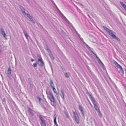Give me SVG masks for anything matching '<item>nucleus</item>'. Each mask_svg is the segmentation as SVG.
Here are the masks:
<instances>
[{
    "label": "nucleus",
    "instance_id": "obj_45",
    "mask_svg": "<svg viewBox=\"0 0 126 126\" xmlns=\"http://www.w3.org/2000/svg\"><path fill=\"white\" fill-rule=\"evenodd\" d=\"M34 60V59H32V60H31V61L32 62Z\"/></svg>",
    "mask_w": 126,
    "mask_h": 126
},
{
    "label": "nucleus",
    "instance_id": "obj_46",
    "mask_svg": "<svg viewBox=\"0 0 126 126\" xmlns=\"http://www.w3.org/2000/svg\"><path fill=\"white\" fill-rule=\"evenodd\" d=\"M47 50H48V52H49V51H48V50H49V49H48V48L47 47Z\"/></svg>",
    "mask_w": 126,
    "mask_h": 126
},
{
    "label": "nucleus",
    "instance_id": "obj_20",
    "mask_svg": "<svg viewBox=\"0 0 126 126\" xmlns=\"http://www.w3.org/2000/svg\"><path fill=\"white\" fill-rule=\"evenodd\" d=\"M54 124L57 126H58V125L57 124L56 121V117L55 116H54Z\"/></svg>",
    "mask_w": 126,
    "mask_h": 126
},
{
    "label": "nucleus",
    "instance_id": "obj_25",
    "mask_svg": "<svg viewBox=\"0 0 126 126\" xmlns=\"http://www.w3.org/2000/svg\"><path fill=\"white\" fill-rule=\"evenodd\" d=\"M85 43V45L88 48V49H89L90 50V51L91 52V51H92V50H91L90 47L89 46H88Z\"/></svg>",
    "mask_w": 126,
    "mask_h": 126
},
{
    "label": "nucleus",
    "instance_id": "obj_18",
    "mask_svg": "<svg viewBox=\"0 0 126 126\" xmlns=\"http://www.w3.org/2000/svg\"><path fill=\"white\" fill-rule=\"evenodd\" d=\"M50 86L52 88V87H54L55 86H54V84L52 80H50Z\"/></svg>",
    "mask_w": 126,
    "mask_h": 126
},
{
    "label": "nucleus",
    "instance_id": "obj_32",
    "mask_svg": "<svg viewBox=\"0 0 126 126\" xmlns=\"http://www.w3.org/2000/svg\"><path fill=\"white\" fill-rule=\"evenodd\" d=\"M120 3L122 6H123L125 4L123 2L121 1H120Z\"/></svg>",
    "mask_w": 126,
    "mask_h": 126
},
{
    "label": "nucleus",
    "instance_id": "obj_43",
    "mask_svg": "<svg viewBox=\"0 0 126 126\" xmlns=\"http://www.w3.org/2000/svg\"><path fill=\"white\" fill-rule=\"evenodd\" d=\"M75 6L76 7L77 9H78V8L75 5Z\"/></svg>",
    "mask_w": 126,
    "mask_h": 126
},
{
    "label": "nucleus",
    "instance_id": "obj_48",
    "mask_svg": "<svg viewBox=\"0 0 126 126\" xmlns=\"http://www.w3.org/2000/svg\"><path fill=\"white\" fill-rule=\"evenodd\" d=\"M88 100V101H89V100Z\"/></svg>",
    "mask_w": 126,
    "mask_h": 126
},
{
    "label": "nucleus",
    "instance_id": "obj_27",
    "mask_svg": "<svg viewBox=\"0 0 126 126\" xmlns=\"http://www.w3.org/2000/svg\"><path fill=\"white\" fill-rule=\"evenodd\" d=\"M69 73L66 72L65 74V76L66 78H68L69 77Z\"/></svg>",
    "mask_w": 126,
    "mask_h": 126
},
{
    "label": "nucleus",
    "instance_id": "obj_10",
    "mask_svg": "<svg viewBox=\"0 0 126 126\" xmlns=\"http://www.w3.org/2000/svg\"><path fill=\"white\" fill-rule=\"evenodd\" d=\"M79 110H80L81 113L82 114L83 116H84V111L83 110V108L82 106L79 105Z\"/></svg>",
    "mask_w": 126,
    "mask_h": 126
},
{
    "label": "nucleus",
    "instance_id": "obj_29",
    "mask_svg": "<svg viewBox=\"0 0 126 126\" xmlns=\"http://www.w3.org/2000/svg\"><path fill=\"white\" fill-rule=\"evenodd\" d=\"M25 14L27 15V16L29 18H30V17L31 18V16L29 14L26 13Z\"/></svg>",
    "mask_w": 126,
    "mask_h": 126
},
{
    "label": "nucleus",
    "instance_id": "obj_19",
    "mask_svg": "<svg viewBox=\"0 0 126 126\" xmlns=\"http://www.w3.org/2000/svg\"><path fill=\"white\" fill-rule=\"evenodd\" d=\"M97 112L99 116L101 118L102 117V115L100 110L97 111Z\"/></svg>",
    "mask_w": 126,
    "mask_h": 126
},
{
    "label": "nucleus",
    "instance_id": "obj_31",
    "mask_svg": "<svg viewBox=\"0 0 126 126\" xmlns=\"http://www.w3.org/2000/svg\"><path fill=\"white\" fill-rule=\"evenodd\" d=\"M124 9L126 11V5L125 4L122 6Z\"/></svg>",
    "mask_w": 126,
    "mask_h": 126
},
{
    "label": "nucleus",
    "instance_id": "obj_33",
    "mask_svg": "<svg viewBox=\"0 0 126 126\" xmlns=\"http://www.w3.org/2000/svg\"><path fill=\"white\" fill-rule=\"evenodd\" d=\"M57 98L58 100L59 101V102H60V97L59 95L58 96H57Z\"/></svg>",
    "mask_w": 126,
    "mask_h": 126
},
{
    "label": "nucleus",
    "instance_id": "obj_49",
    "mask_svg": "<svg viewBox=\"0 0 126 126\" xmlns=\"http://www.w3.org/2000/svg\"><path fill=\"white\" fill-rule=\"evenodd\" d=\"M125 15L126 16V14H125Z\"/></svg>",
    "mask_w": 126,
    "mask_h": 126
},
{
    "label": "nucleus",
    "instance_id": "obj_2",
    "mask_svg": "<svg viewBox=\"0 0 126 126\" xmlns=\"http://www.w3.org/2000/svg\"><path fill=\"white\" fill-rule=\"evenodd\" d=\"M114 64L116 66V68H119L120 69L121 71H119V72L120 73H121V74L122 75L124 74V71L122 67L116 61H114Z\"/></svg>",
    "mask_w": 126,
    "mask_h": 126
},
{
    "label": "nucleus",
    "instance_id": "obj_8",
    "mask_svg": "<svg viewBox=\"0 0 126 126\" xmlns=\"http://www.w3.org/2000/svg\"><path fill=\"white\" fill-rule=\"evenodd\" d=\"M11 70L10 67H9L8 69L7 73V76L9 78L12 76Z\"/></svg>",
    "mask_w": 126,
    "mask_h": 126
},
{
    "label": "nucleus",
    "instance_id": "obj_47",
    "mask_svg": "<svg viewBox=\"0 0 126 126\" xmlns=\"http://www.w3.org/2000/svg\"><path fill=\"white\" fill-rule=\"evenodd\" d=\"M1 76L2 77V75H1Z\"/></svg>",
    "mask_w": 126,
    "mask_h": 126
},
{
    "label": "nucleus",
    "instance_id": "obj_22",
    "mask_svg": "<svg viewBox=\"0 0 126 126\" xmlns=\"http://www.w3.org/2000/svg\"><path fill=\"white\" fill-rule=\"evenodd\" d=\"M53 89V91L54 93L56 94H58V93L56 91V90L55 89V87H52V88Z\"/></svg>",
    "mask_w": 126,
    "mask_h": 126
},
{
    "label": "nucleus",
    "instance_id": "obj_26",
    "mask_svg": "<svg viewBox=\"0 0 126 126\" xmlns=\"http://www.w3.org/2000/svg\"><path fill=\"white\" fill-rule=\"evenodd\" d=\"M49 56L50 57V58L53 60H54V58L53 57L52 54L51 53H49Z\"/></svg>",
    "mask_w": 126,
    "mask_h": 126
},
{
    "label": "nucleus",
    "instance_id": "obj_11",
    "mask_svg": "<svg viewBox=\"0 0 126 126\" xmlns=\"http://www.w3.org/2000/svg\"><path fill=\"white\" fill-rule=\"evenodd\" d=\"M86 93L88 95L91 101H92L95 99L92 96V94H90L87 90V92Z\"/></svg>",
    "mask_w": 126,
    "mask_h": 126
},
{
    "label": "nucleus",
    "instance_id": "obj_4",
    "mask_svg": "<svg viewBox=\"0 0 126 126\" xmlns=\"http://www.w3.org/2000/svg\"><path fill=\"white\" fill-rule=\"evenodd\" d=\"M92 101L94 105V107L95 109V110L97 111L100 110L99 108L98 107V106L97 104V102H96V101L95 100V99H94Z\"/></svg>",
    "mask_w": 126,
    "mask_h": 126
},
{
    "label": "nucleus",
    "instance_id": "obj_42",
    "mask_svg": "<svg viewBox=\"0 0 126 126\" xmlns=\"http://www.w3.org/2000/svg\"><path fill=\"white\" fill-rule=\"evenodd\" d=\"M56 97H57V96H59V94L58 93V94H56V95H55Z\"/></svg>",
    "mask_w": 126,
    "mask_h": 126
},
{
    "label": "nucleus",
    "instance_id": "obj_41",
    "mask_svg": "<svg viewBox=\"0 0 126 126\" xmlns=\"http://www.w3.org/2000/svg\"><path fill=\"white\" fill-rule=\"evenodd\" d=\"M32 22L33 23H35V21L33 20L32 21Z\"/></svg>",
    "mask_w": 126,
    "mask_h": 126
},
{
    "label": "nucleus",
    "instance_id": "obj_40",
    "mask_svg": "<svg viewBox=\"0 0 126 126\" xmlns=\"http://www.w3.org/2000/svg\"><path fill=\"white\" fill-rule=\"evenodd\" d=\"M32 22L33 23H35V21L33 20L32 21Z\"/></svg>",
    "mask_w": 126,
    "mask_h": 126
},
{
    "label": "nucleus",
    "instance_id": "obj_36",
    "mask_svg": "<svg viewBox=\"0 0 126 126\" xmlns=\"http://www.w3.org/2000/svg\"><path fill=\"white\" fill-rule=\"evenodd\" d=\"M22 12L23 13H24L25 14L26 13L25 10H21Z\"/></svg>",
    "mask_w": 126,
    "mask_h": 126
},
{
    "label": "nucleus",
    "instance_id": "obj_34",
    "mask_svg": "<svg viewBox=\"0 0 126 126\" xmlns=\"http://www.w3.org/2000/svg\"><path fill=\"white\" fill-rule=\"evenodd\" d=\"M91 52L93 54H94V55L95 56V57H96V56H97V55L95 54L92 51H91Z\"/></svg>",
    "mask_w": 126,
    "mask_h": 126
},
{
    "label": "nucleus",
    "instance_id": "obj_9",
    "mask_svg": "<svg viewBox=\"0 0 126 126\" xmlns=\"http://www.w3.org/2000/svg\"><path fill=\"white\" fill-rule=\"evenodd\" d=\"M28 110L30 114L32 116H33L35 113V112L30 108H28Z\"/></svg>",
    "mask_w": 126,
    "mask_h": 126
},
{
    "label": "nucleus",
    "instance_id": "obj_38",
    "mask_svg": "<svg viewBox=\"0 0 126 126\" xmlns=\"http://www.w3.org/2000/svg\"><path fill=\"white\" fill-rule=\"evenodd\" d=\"M30 20L32 21L33 20V18H32V16L31 17V18L30 17V18H29Z\"/></svg>",
    "mask_w": 126,
    "mask_h": 126
},
{
    "label": "nucleus",
    "instance_id": "obj_17",
    "mask_svg": "<svg viewBox=\"0 0 126 126\" xmlns=\"http://www.w3.org/2000/svg\"><path fill=\"white\" fill-rule=\"evenodd\" d=\"M72 111L74 114V118L79 116L77 112H75L74 111Z\"/></svg>",
    "mask_w": 126,
    "mask_h": 126
},
{
    "label": "nucleus",
    "instance_id": "obj_24",
    "mask_svg": "<svg viewBox=\"0 0 126 126\" xmlns=\"http://www.w3.org/2000/svg\"><path fill=\"white\" fill-rule=\"evenodd\" d=\"M103 28L104 29L108 32L110 30L109 28L103 26Z\"/></svg>",
    "mask_w": 126,
    "mask_h": 126
},
{
    "label": "nucleus",
    "instance_id": "obj_6",
    "mask_svg": "<svg viewBox=\"0 0 126 126\" xmlns=\"http://www.w3.org/2000/svg\"><path fill=\"white\" fill-rule=\"evenodd\" d=\"M37 115L41 121L45 120L44 119V118L45 117V116L41 115L40 113H38L37 114Z\"/></svg>",
    "mask_w": 126,
    "mask_h": 126
},
{
    "label": "nucleus",
    "instance_id": "obj_30",
    "mask_svg": "<svg viewBox=\"0 0 126 126\" xmlns=\"http://www.w3.org/2000/svg\"><path fill=\"white\" fill-rule=\"evenodd\" d=\"M33 66L35 67L37 66V64L36 63H34L33 64Z\"/></svg>",
    "mask_w": 126,
    "mask_h": 126
},
{
    "label": "nucleus",
    "instance_id": "obj_39",
    "mask_svg": "<svg viewBox=\"0 0 126 126\" xmlns=\"http://www.w3.org/2000/svg\"><path fill=\"white\" fill-rule=\"evenodd\" d=\"M95 57L96 58L97 60L99 59L97 56H96V57Z\"/></svg>",
    "mask_w": 126,
    "mask_h": 126
},
{
    "label": "nucleus",
    "instance_id": "obj_44",
    "mask_svg": "<svg viewBox=\"0 0 126 126\" xmlns=\"http://www.w3.org/2000/svg\"><path fill=\"white\" fill-rule=\"evenodd\" d=\"M51 1H52V2L53 3H54V2L53 0H51Z\"/></svg>",
    "mask_w": 126,
    "mask_h": 126
},
{
    "label": "nucleus",
    "instance_id": "obj_1",
    "mask_svg": "<svg viewBox=\"0 0 126 126\" xmlns=\"http://www.w3.org/2000/svg\"><path fill=\"white\" fill-rule=\"evenodd\" d=\"M47 94L48 95V98L51 101V105L54 106H55L56 104V102L52 93L49 91L48 92H47Z\"/></svg>",
    "mask_w": 126,
    "mask_h": 126
},
{
    "label": "nucleus",
    "instance_id": "obj_5",
    "mask_svg": "<svg viewBox=\"0 0 126 126\" xmlns=\"http://www.w3.org/2000/svg\"><path fill=\"white\" fill-rule=\"evenodd\" d=\"M37 63L41 66H42L44 65V63L43 62L41 57H40L38 59Z\"/></svg>",
    "mask_w": 126,
    "mask_h": 126
},
{
    "label": "nucleus",
    "instance_id": "obj_21",
    "mask_svg": "<svg viewBox=\"0 0 126 126\" xmlns=\"http://www.w3.org/2000/svg\"><path fill=\"white\" fill-rule=\"evenodd\" d=\"M23 32L24 34L26 36V37L27 38L28 37V35L27 32L24 30H23Z\"/></svg>",
    "mask_w": 126,
    "mask_h": 126
},
{
    "label": "nucleus",
    "instance_id": "obj_28",
    "mask_svg": "<svg viewBox=\"0 0 126 126\" xmlns=\"http://www.w3.org/2000/svg\"><path fill=\"white\" fill-rule=\"evenodd\" d=\"M3 104V105H5L6 104V102L5 101V98H4L2 100Z\"/></svg>",
    "mask_w": 126,
    "mask_h": 126
},
{
    "label": "nucleus",
    "instance_id": "obj_16",
    "mask_svg": "<svg viewBox=\"0 0 126 126\" xmlns=\"http://www.w3.org/2000/svg\"><path fill=\"white\" fill-rule=\"evenodd\" d=\"M74 118H75V120L77 122V124H79V117H76Z\"/></svg>",
    "mask_w": 126,
    "mask_h": 126
},
{
    "label": "nucleus",
    "instance_id": "obj_37",
    "mask_svg": "<svg viewBox=\"0 0 126 126\" xmlns=\"http://www.w3.org/2000/svg\"><path fill=\"white\" fill-rule=\"evenodd\" d=\"M65 18V20H66V21L67 22H68V23H70V22L69 21H68V20L66 18Z\"/></svg>",
    "mask_w": 126,
    "mask_h": 126
},
{
    "label": "nucleus",
    "instance_id": "obj_15",
    "mask_svg": "<svg viewBox=\"0 0 126 126\" xmlns=\"http://www.w3.org/2000/svg\"><path fill=\"white\" fill-rule=\"evenodd\" d=\"M61 92L62 94V95H61V96L62 98L63 99H64V93L63 90H61Z\"/></svg>",
    "mask_w": 126,
    "mask_h": 126
},
{
    "label": "nucleus",
    "instance_id": "obj_12",
    "mask_svg": "<svg viewBox=\"0 0 126 126\" xmlns=\"http://www.w3.org/2000/svg\"><path fill=\"white\" fill-rule=\"evenodd\" d=\"M98 62L99 63L100 66L103 67L104 69V68L105 66L102 62H101L100 59H99L97 60Z\"/></svg>",
    "mask_w": 126,
    "mask_h": 126
},
{
    "label": "nucleus",
    "instance_id": "obj_35",
    "mask_svg": "<svg viewBox=\"0 0 126 126\" xmlns=\"http://www.w3.org/2000/svg\"><path fill=\"white\" fill-rule=\"evenodd\" d=\"M30 82V84L31 86L32 85L33 86V84L32 82L31 81H29Z\"/></svg>",
    "mask_w": 126,
    "mask_h": 126
},
{
    "label": "nucleus",
    "instance_id": "obj_7",
    "mask_svg": "<svg viewBox=\"0 0 126 126\" xmlns=\"http://www.w3.org/2000/svg\"><path fill=\"white\" fill-rule=\"evenodd\" d=\"M0 32L1 34V35L3 36L4 38L7 39V38H6V35L5 32L3 29L2 28L0 29Z\"/></svg>",
    "mask_w": 126,
    "mask_h": 126
},
{
    "label": "nucleus",
    "instance_id": "obj_23",
    "mask_svg": "<svg viewBox=\"0 0 126 126\" xmlns=\"http://www.w3.org/2000/svg\"><path fill=\"white\" fill-rule=\"evenodd\" d=\"M64 113L65 114V115H66L67 117L68 118H69V116L68 112L66 111H65Z\"/></svg>",
    "mask_w": 126,
    "mask_h": 126
},
{
    "label": "nucleus",
    "instance_id": "obj_13",
    "mask_svg": "<svg viewBox=\"0 0 126 126\" xmlns=\"http://www.w3.org/2000/svg\"><path fill=\"white\" fill-rule=\"evenodd\" d=\"M40 123L41 126H46V123L45 122V121L44 120L43 121H40Z\"/></svg>",
    "mask_w": 126,
    "mask_h": 126
},
{
    "label": "nucleus",
    "instance_id": "obj_14",
    "mask_svg": "<svg viewBox=\"0 0 126 126\" xmlns=\"http://www.w3.org/2000/svg\"><path fill=\"white\" fill-rule=\"evenodd\" d=\"M37 99L39 100L40 104H42L43 101V100L38 96L37 97Z\"/></svg>",
    "mask_w": 126,
    "mask_h": 126
},
{
    "label": "nucleus",
    "instance_id": "obj_3",
    "mask_svg": "<svg viewBox=\"0 0 126 126\" xmlns=\"http://www.w3.org/2000/svg\"><path fill=\"white\" fill-rule=\"evenodd\" d=\"M108 33L113 38L116 39L118 41H120V39L118 38V37H116L115 36V35L114 34H115V33L113 31L111 30H110Z\"/></svg>",
    "mask_w": 126,
    "mask_h": 126
}]
</instances>
